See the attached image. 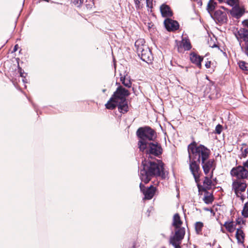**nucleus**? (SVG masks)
Here are the masks:
<instances>
[{
    "instance_id": "nucleus-1",
    "label": "nucleus",
    "mask_w": 248,
    "mask_h": 248,
    "mask_svg": "<svg viewBox=\"0 0 248 248\" xmlns=\"http://www.w3.org/2000/svg\"><path fill=\"white\" fill-rule=\"evenodd\" d=\"M190 170H199L200 164L209 158L210 151L202 145L197 146L194 141L187 147Z\"/></svg>"
},
{
    "instance_id": "nucleus-2",
    "label": "nucleus",
    "mask_w": 248,
    "mask_h": 248,
    "mask_svg": "<svg viewBox=\"0 0 248 248\" xmlns=\"http://www.w3.org/2000/svg\"><path fill=\"white\" fill-rule=\"evenodd\" d=\"M130 94L128 90L122 86L118 87L113 94L105 105L108 109H113L118 107L120 113L124 114L128 111V106L126 97Z\"/></svg>"
},
{
    "instance_id": "nucleus-3",
    "label": "nucleus",
    "mask_w": 248,
    "mask_h": 248,
    "mask_svg": "<svg viewBox=\"0 0 248 248\" xmlns=\"http://www.w3.org/2000/svg\"><path fill=\"white\" fill-rule=\"evenodd\" d=\"M231 174L232 176H235L238 179L233 181L232 188L236 197L240 198L242 202H243L246 198L243 193L247 188V184L243 179L248 176V171H231Z\"/></svg>"
},
{
    "instance_id": "nucleus-4",
    "label": "nucleus",
    "mask_w": 248,
    "mask_h": 248,
    "mask_svg": "<svg viewBox=\"0 0 248 248\" xmlns=\"http://www.w3.org/2000/svg\"><path fill=\"white\" fill-rule=\"evenodd\" d=\"M137 135L140 139L138 145L141 151L146 149L148 143L147 140H154L156 137L155 130L149 126L139 128L137 131Z\"/></svg>"
},
{
    "instance_id": "nucleus-5",
    "label": "nucleus",
    "mask_w": 248,
    "mask_h": 248,
    "mask_svg": "<svg viewBox=\"0 0 248 248\" xmlns=\"http://www.w3.org/2000/svg\"><path fill=\"white\" fill-rule=\"evenodd\" d=\"M144 43V40L140 39L135 42V46L140 59L147 63H150L153 60V57L151 50Z\"/></svg>"
},
{
    "instance_id": "nucleus-6",
    "label": "nucleus",
    "mask_w": 248,
    "mask_h": 248,
    "mask_svg": "<svg viewBox=\"0 0 248 248\" xmlns=\"http://www.w3.org/2000/svg\"><path fill=\"white\" fill-rule=\"evenodd\" d=\"M193 174L196 182L197 183V185L199 190H201L199 182L204 179L203 184V186L205 188L210 189L213 184L212 180H214L213 178V171H204L205 175V176L201 175V171H191Z\"/></svg>"
},
{
    "instance_id": "nucleus-7",
    "label": "nucleus",
    "mask_w": 248,
    "mask_h": 248,
    "mask_svg": "<svg viewBox=\"0 0 248 248\" xmlns=\"http://www.w3.org/2000/svg\"><path fill=\"white\" fill-rule=\"evenodd\" d=\"M143 169L141 170H164V164L162 161L157 160V163L150 161H144L142 162Z\"/></svg>"
},
{
    "instance_id": "nucleus-8",
    "label": "nucleus",
    "mask_w": 248,
    "mask_h": 248,
    "mask_svg": "<svg viewBox=\"0 0 248 248\" xmlns=\"http://www.w3.org/2000/svg\"><path fill=\"white\" fill-rule=\"evenodd\" d=\"M146 149L147 154L157 157L160 155L163 152L161 145L157 142L147 143Z\"/></svg>"
},
{
    "instance_id": "nucleus-9",
    "label": "nucleus",
    "mask_w": 248,
    "mask_h": 248,
    "mask_svg": "<svg viewBox=\"0 0 248 248\" xmlns=\"http://www.w3.org/2000/svg\"><path fill=\"white\" fill-rule=\"evenodd\" d=\"M185 236L184 229H180L175 232L173 236L170 237V243L171 244L174 248H181L180 244L182 240Z\"/></svg>"
},
{
    "instance_id": "nucleus-10",
    "label": "nucleus",
    "mask_w": 248,
    "mask_h": 248,
    "mask_svg": "<svg viewBox=\"0 0 248 248\" xmlns=\"http://www.w3.org/2000/svg\"><path fill=\"white\" fill-rule=\"evenodd\" d=\"M235 36L239 42V45H246L248 44V30L245 29H240L237 33H235Z\"/></svg>"
},
{
    "instance_id": "nucleus-11",
    "label": "nucleus",
    "mask_w": 248,
    "mask_h": 248,
    "mask_svg": "<svg viewBox=\"0 0 248 248\" xmlns=\"http://www.w3.org/2000/svg\"><path fill=\"white\" fill-rule=\"evenodd\" d=\"M164 25L168 31H176L178 29L179 25L177 21L167 18L164 20Z\"/></svg>"
},
{
    "instance_id": "nucleus-12",
    "label": "nucleus",
    "mask_w": 248,
    "mask_h": 248,
    "mask_svg": "<svg viewBox=\"0 0 248 248\" xmlns=\"http://www.w3.org/2000/svg\"><path fill=\"white\" fill-rule=\"evenodd\" d=\"M201 164L203 170H214L216 168V163L214 159H205L202 161Z\"/></svg>"
},
{
    "instance_id": "nucleus-13",
    "label": "nucleus",
    "mask_w": 248,
    "mask_h": 248,
    "mask_svg": "<svg viewBox=\"0 0 248 248\" xmlns=\"http://www.w3.org/2000/svg\"><path fill=\"white\" fill-rule=\"evenodd\" d=\"M183 224V222L180 218V217L178 213L174 215L172 220V226L175 228V232L180 229H184V231L185 232V228L181 227Z\"/></svg>"
},
{
    "instance_id": "nucleus-14",
    "label": "nucleus",
    "mask_w": 248,
    "mask_h": 248,
    "mask_svg": "<svg viewBox=\"0 0 248 248\" xmlns=\"http://www.w3.org/2000/svg\"><path fill=\"white\" fill-rule=\"evenodd\" d=\"M213 17L219 22L223 23L227 21V16L226 12H223L220 10H216L214 14Z\"/></svg>"
},
{
    "instance_id": "nucleus-15",
    "label": "nucleus",
    "mask_w": 248,
    "mask_h": 248,
    "mask_svg": "<svg viewBox=\"0 0 248 248\" xmlns=\"http://www.w3.org/2000/svg\"><path fill=\"white\" fill-rule=\"evenodd\" d=\"M157 172L161 173L164 172L163 171H140V178L141 181L144 183H148L151 179L152 176H154V173Z\"/></svg>"
},
{
    "instance_id": "nucleus-16",
    "label": "nucleus",
    "mask_w": 248,
    "mask_h": 248,
    "mask_svg": "<svg viewBox=\"0 0 248 248\" xmlns=\"http://www.w3.org/2000/svg\"><path fill=\"white\" fill-rule=\"evenodd\" d=\"M182 48L185 50H189L191 48V45L189 40L186 38H184L178 45V50L179 52H182Z\"/></svg>"
},
{
    "instance_id": "nucleus-17",
    "label": "nucleus",
    "mask_w": 248,
    "mask_h": 248,
    "mask_svg": "<svg viewBox=\"0 0 248 248\" xmlns=\"http://www.w3.org/2000/svg\"><path fill=\"white\" fill-rule=\"evenodd\" d=\"M190 60L193 63L196 64L198 67H201V62L203 60L202 57L198 55L195 52H191L190 54Z\"/></svg>"
},
{
    "instance_id": "nucleus-18",
    "label": "nucleus",
    "mask_w": 248,
    "mask_h": 248,
    "mask_svg": "<svg viewBox=\"0 0 248 248\" xmlns=\"http://www.w3.org/2000/svg\"><path fill=\"white\" fill-rule=\"evenodd\" d=\"M244 13V10L239 6L233 7L230 11L232 16L237 19L241 17Z\"/></svg>"
},
{
    "instance_id": "nucleus-19",
    "label": "nucleus",
    "mask_w": 248,
    "mask_h": 248,
    "mask_svg": "<svg viewBox=\"0 0 248 248\" xmlns=\"http://www.w3.org/2000/svg\"><path fill=\"white\" fill-rule=\"evenodd\" d=\"M160 9L163 17H170L172 16V12L168 5L163 4L160 6Z\"/></svg>"
},
{
    "instance_id": "nucleus-20",
    "label": "nucleus",
    "mask_w": 248,
    "mask_h": 248,
    "mask_svg": "<svg viewBox=\"0 0 248 248\" xmlns=\"http://www.w3.org/2000/svg\"><path fill=\"white\" fill-rule=\"evenodd\" d=\"M235 237L237 239V243L240 244H243L244 243L245 234L244 231L241 228L236 229L235 233Z\"/></svg>"
},
{
    "instance_id": "nucleus-21",
    "label": "nucleus",
    "mask_w": 248,
    "mask_h": 248,
    "mask_svg": "<svg viewBox=\"0 0 248 248\" xmlns=\"http://www.w3.org/2000/svg\"><path fill=\"white\" fill-rule=\"evenodd\" d=\"M203 190L204 191L203 201L206 204H209L212 203L214 201L213 194L208 192L204 188H203Z\"/></svg>"
},
{
    "instance_id": "nucleus-22",
    "label": "nucleus",
    "mask_w": 248,
    "mask_h": 248,
    "mask_svg": "<svg viewBox=\"0 0 248 248\" xmlns=\"http://www.w3.org/2000/svg\"><path fill=\"white\" fill-rule=\"evenodd\" d=\"M223 226L226 230L230 233L233 232L235 230V225L233 221H227L224 223Z\"/></svg>"
},
{
    "instance_id": "nucleus-23",
    "label": "nucleus",
    "mask_w": 248,
    "mask_h": 248,
    "mask_svg": "<svg viewBox=\"0 0 248 248\" xmlns=\"http://www.w3.org/2000/svg\"><path fill=\"white\" fill-rule=\"evenodd\" d=\"M151 188H153V187L151 186L149 188L147 189L143 192L144 195V199L150 200L153 197L155 194V191L153 189H151Z\"/></svg>"
},
{
    "instance_id": "nucleus-24",
    "label": "nucleus",
    "mask_w": 248,
    "mask_h": 248,
    "mask_svg": "<svg viewBox=\"0 0 248 248\" xmlns=\"http://www.w3.org/2000/svg\"><path fill=\"white\" fill-rule=\"evenodd\" d=\"M237 64L240 69L246 74H248V63L243 61H239Z\"/></svg>"
},
{
    "instance_id": "nucleus-25",
    "label": "nucleus",
    "mask_w": 248,
    "mask_h": 248,
    "mask_svg": "<svg viewBox=\"0 0 248 248\" xmlns=\"http://www.w3.org/2000/svg\"><path fill=\"white\" fill-rule=\"evenodd\" d=\"M217 3L214 2L213 0H210L207 7V10L210 15L213 17L211 12H212L215 9Z\"/></svg>"
},
{
    "instance_id": "nucleus-26",
    "label": "nucleus",
    "mask_w": 248,
    "mask_h": 248,
    "mask_svg": "<svg viewBox=\"0 0 248 248\" xmlns=\"http://www.w3.org/2000/svg\"><path fill=\"white\" fill-rule=\"evenodd\" d=\"M121 81L123 84L127 88L131 87L132 83L128 77L126 76L121 77Z\"/></svg>"
},
{
    "instance_id": "nucleus-27",
    "label": "nucleus",
    "mask_w": 248,
    "mask_h": 248,
    "mask_svg": "<svg viewBox=\"0 0 248 248\" xmlns=\"http://www.w3.org/2000/svg\"><path fill=\"white\" fill-rule=\"evenodd\" d=\"M203 227V223L202 222L200 221L196 222L195 224V229L197 234H199L202 233Z\"/></svg>"
},
{
    "instance_id": "nucleus-28",
    "label": "nucleus",
    "mask_w": 248,
    "mask_h": 248,
    "mask_svg": "<svg viewBox=\"0 0 248 248\" xmlns=\"http://www.w3.org/2000/svg\"><path fill=\"white\" fill-rule=\"evenodd\" d=\"M242 215L245 218L248 217V202H247L244 205L242 211Z\"/></svg>"
},
{
    "instance_id": "nucleus-29",
    "label": "nucleus",
    "mask_w": 248,
    "mask_h": 248,
    "mask_svg": "<svg viewBox=\"0 0 248 248\" xmlns=\"http://www.w3.org/2000/svg\"><path fill=\"white\" fill-rule=\"evenodd\" d=\"M246 168L248 169V160L244 163L243 166H239L237 170L235 168H233L231 170H247Z\"/></svg>"
},
{
    "instance_id": "nucleus-30",
    "label": "nucleus",
    "mask_w": 248,
    "mask_h": 248,
    "mask_svg": "<svg viewBox=\"0 0 248 248\" xmlns=\"http://www.w3.org/2000/svg\"><path fill=\"white\" fill-rule=\"evenodd\" d=\"M241 49L242 51L248 57V44L241 46Z\"/></svg>"
},
{
    "instance_id": "nucleus-31",
    "label": "nucleus",
    "mask_w": 248,
    "mask_h": 248,
    "mask_svg": "<svg viewBox=\"0 0 248 248\" xmlns=\"http://www.w3.org/2000/svg\"><path fill=\"white\" fill-rule=\"evenodd\" d=\"M222 130V126L220 124H218L215 128V133L217 134H220Z\"/></svg>"
},
{
    "instance_id": "nucleus-32",
    "label": "nucleus",
    "mask_w": 248,
    "mask_h": 248,
    "mask_svg": "<svg viewBox=\"0 0 248 248\" xmlns=\"http://www.w3.org/2000/svg\"><path fill=\"white\" fill-rule=\"evenodd\" d=\"M71 3L77 7H79L82 3V1L81 0H71Z\"/></svg>"
},
{
    "instance_id": "nucleus-33",
    "label": "nucleus",
    "mask_w": 248,
    "mask_h": 248,
    "mask_svg": "<svg viewBox=\"0 0 248 248\" xmlns=\"http://www.w3.org/2000/svg\"><path fill=\"white\" fill-rule=\"evenodd\" d=\"M164 172L157 173L155 172L154 173V176H160L162 178L164 179L166 178V173L168 172V171H163Z\"/></svg>"
},
{
    "instance_id": "nucleus-34",
    "label": "nucleus",
    "mask_w": 248,
    "mask_h": 248,
    "mask_svg": "<svg viewBox=\"0 0 248 248\" xmlns=\"http://www.w3.org/2000/svg\"><path fill=\"white\" fill-rule=\"evenodd\" d=\"M246 221L242 217H238L236 219V224L237 225L244 224Z\"/></svg>"
},
{
    "instance_id": "nucleus-35",
    "label": "nucleus",
    "mask_w": 248,
    "mask_h": 248,
    "mask_svg": "<svg viewBox=\"0 0 248 248\" xmlns=\"http://www.w3.org/2000/svg\"><path fill=\"white\" fill-rule=\"evenodd\" d=\"M241 150L242 151V157H245L248 154V147L243 150V148H241Z\"/></svg>"
},
{
    "instance_id": "nucleus-36",
    "label": "nucleus",
    "mask_w": 248,
    "mask_h": 248,
    "mask_svg": "<svg viewBox=\"0 0 248 248\" xmlns=\"http://www.w3.org/2000/svg\"><path fill=\"white\" fill-rule=\"evenodd\" d=\"M226 1L230 6H233L236 3L237 0H226Z\"/></svg>"
},
{
    "instance_id": "nucleus-37",
    "label": "nucleus",
    "mask_w": 248,
    "mask_h": 248,
    "mask_svg": "<svg viewBox=\"0 0 248 248\" xmlns=\"http://www.w3.org/2000/svg\"><path fill=\"white\" fill-rule=\"evenodd\" d=\"M140 191L143 193L146 189V188L145 187V186L142 184V183H140Z\"/></svg>"
},
{
    "instance_id": "nucleus-38",
    "label": "nucleus",
    "mask_w": 248,
    "mask_h": 248,
    "mask_svg": "<svg viewBox=\"0 0 248 248\" xmlns=\"http://www.w3.org/2000/svg\"><path fill=\"white\" fill-rule=\"evenodd\" d=\"M24 72H21V70H20V77H22V78H23L22 79V81L24 83H26L27 81H26V79H25V77L24 76Z\"/></svg>"
},
{
    "instance_id": "nucleus-39",
    "label": "nucleus",
    "mask_w": 248,
    "mask_h": 248,
    "mask_svg": "<svg viewBox=\"0 0 248 248\" xmlns=\"http://www.w3.org/2000/svg\"><path fill=\"white\" fill-rule=\"evenodd\" d=\"M210 65H211V62L210 61H208L206 62L205 64V67L207 68H210Z\"/></svg>"
},
{
    "instance_id": "nucleus-40",
    "label": "nucleus",
    "mask_w": 248,
    "mask_h": 248,
    "mask_svg": "<svg viewBox=\"0 0 248 248\" xmlns=\"http://www.w3.org/2000/svg\"><path fill=\"white\" fill-rule=\"evenodd\" d=\"M243 24L245 26L248 28V20H245L243 22Z\"/></svg>"
},
{
    "instance_id": "nucleus-41",
    "label": "nucleus",
    "mask_w": 248,
    "mask_h": 248,
    "mask_svg": "<svg viewBox=\"0 0 248 248\" xmlns=\"http://www.w3.org/2000/svg\"><path fill=\"white\" fill-rule=\"evenodd\" d=\"M146 4L147 6L149 7L150 4H152V0L150 1V0H146Z\"/></svg>"
},
{
    "instance_id": "nucleus-42",
    "label": "nucleus",
    "mask_w": 248,
    "mask_h": 248,
    "mask_svg": "<svg viewBox=\"0 0 248 248\" xmlns=\"http://www.w3.org/2000/svg\"><path fill=\"white\" fill-rule=\"evenodd\" d=\"M194 1H196L198 3V4L200 5V6H202V0H194Z\"/></svg>"
},
{
    "instance_id": "nucleus-43",
    "label": "nucleus",
    "mask_w": 248,
    "mask_h": 248,
    "mask_svg": "<svg viewBox=\"0 0 248 248\" xmlns=\"http://www.w3.org/2000/svg\"><path fill=\"white\" fill-rule=\"evenodd\" d=\"M18 47V45H16L14 46V48L13 49V52H16V51H17Z\"/></svg>"
},
{
    "instance_id": "nucleus-44",
    "label": "nucleus",
    "mask_w": 248,
    "mask_h": 248,
    "mask_svg": "<svg viewBox=\"0 0 248 248\" xmlns=\"http://www.w3.org/2000/svg\"><path fill=\"white\" fill-rule=\"evenodd\" d=\"M135 2L136 5H139L140 3V0H135Z\"/></svg>"
},
{
    "instance_id": "nucleus-45",
    "label": "nucleus",
    "mask_w": 248,
    "mask_h": 248,
    "mask_svg": "<svg viewBox=\"0 0 248 248\" xmlns=\"http://www.w3.org/2000/svg\"><path fill=\"white\" fill-rule=\"evenodd\" d=\"M204 210L205 211H210L211 212H212L213 210L212 209H209V208H204Z\"/></svg>"
},
{
    "instance_id": "nucleus-46",
    "label": "nucleus",
    "mask_w": 248,
    "mask_h": 248,
    "mask_svg": "<svg viewBox=\"0 0 248 248\" xmlns=\"http://www.w3.org/2000/svg\"><path fill=\"white\" fill-rule=\"evenodd\" d=\"M219 2L221 3L223 2H225L226 0H217Z\"/></svg>"
},
{
    "instance_id": "nucleus-47",
    "label": "nucleus",
    "mask_w": 248,
    "mask_h": 248,
    "mask_svg": "<svg viewBox=\"0 0 248 248\" xmlns=\"http://www.w3.org/2000/svg\"><path fill=\"white\" fill-rule=\"evenodd\" d=\"M217 45H216V44H214L213 46H212V47H217Z\"/></svg>"
},
{
    "instance_id": "nucleus-48",
    "label": "nucleus",
    "mask_w": 248,
    "mask_h": 248,
    "mask_svg": "<svg viewBox=\"0 0 248 248\" xmlns=\"http://www.w3.org/2000/svg\"><path fill=\"white\" fill-rule=\"evenodd\" d=\"M107 90L106 89H103L102 90V92L105 93L106 92Z\"/></svg>"
},
{
    "instance_id": "nucleus-49",
    "label": "nucleus",
    "mask_w": 248,
    "mask_h": 248,
    "mask_svg": "<svg viewBox=\"0 0 248 248\" xmlns=\"http://www.w3.org/2000/svg\"><path fill=\"white\" fill-rule=\"evenodd\" d=\"M242 146H246V143H243L242 144Z\"/></svg>"
}]
</instances>
